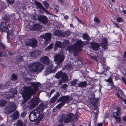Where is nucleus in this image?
<instances>
[{
	"mask_svg": "<svg viewBox=\"0 0 126 126\" xmlns=\"http://www.w3.org/2000/svg\"><path fill=\"white\" fill-rule=\"evenodd\" d=\"M31 86L24 87V90L22 94L23 98L26 101L30 99L32 94H34L37 91L38 87L40 85L39 82H32L31 83Z\"/></svg>",
	"mask_w": 126,
	"mask_h": 126,
	"instance_id": "1",
	"label": "nucleus"
},
{
	"mask_svg": "<svg viewBox=\"0 0 126 126\" xmlns=\"http://www.w3.org/2000/svg\"><path fill=\"white\" fill-rule=\"evenodd\" d=\"M84 45L83 42L80 40L76 42L72 46H68L67 49L70 52H74V54H77V52L81 50V48Z\"/></svg>",
	"mask_w": 126,
	"mask_h": 126,
	"instance_id": "2",
	"label": "nucleus"
},
{
	"mask_svg": "<svg viewBox=\"0 0 126 126\" xmlns=\"http://www.w3.org/2000/svg\"><path fill=\"white\" fill-rule=\"evenodd\" d=\"M40 115L39 111L37 109L33 110L30 112L29 116V119L31 122H34L36 120L40 121L41 119L40 118Z\"/></svg>",
	"mask_w": 126,
	"mask_h": 126,
	"instance_id": "3",
	"label": "nucleus"
},
{
	"mask_svg": "<svg viewBox=\"0 0 126 126\" xmlns=\"http://www.w3.org/2000/svg\"><path fill=\"white\" fill-rule=\"evenodd\" d=\"M44 68V66L43 64L36 62L30 63L29 66V68L30 70L34 71H40Z\"/></svg>",
	"mask_w": 126,
	"mask_h": 126,
	"instance_id": "4",
	"label": "nucleus"
},
{
	"mask_svg": "<svg viewBox=\"0 0 126 126\" xmlns=\"http://www.w3.org/2000/svg\"><path fill=\"white\" fill-rule=\"evenodd\" d=\"M72 99L71 97H70L68 96L61 97L60 98V100L62 102L58 104L56 107L59 109L64 105L65 103H68L70 101L72 100Z\"/></svg>",
	"mask_w": 126,
	"mask_h": 126,
	"instance_id": "5",
	"label": "nucleus"
},
{
	"mask_svg": "<svg viewBox=\"0 0 126 126\" xmlns=\"http://www.w3.org/2000/svg\"><path fill=\"white\" fill-rule=\"evenodd\" d=\"M16 107L14 103L11 102L9 105V106L5 109L6 113H10L14 111L16 109Z\"/></svg>",
	"mask_w": 126,
	"mask_h": 126,
	"instance_id": "6",
	"label": "nucleus"
},
{
	"mask_svg": "<svg viewBox=\"0 0 126 126\" xmlns=\"http://www.w3.org/2000/svg\"><path fill=\"white\" fill-rule=\"evenodd\" d=\"M64 55L58 54L55 55L54 57V61L57 62V64L59 63L60 65L61 64V63L64 60Z\"/></svg>",
	"mask_w": 126,
	"mask_h": 126,
	"instance_id": "7",
	"label": "nucleus"
},
{
	"mask_svg": "<svg viewBox=\"0 0 126 126\" xmlns=\"http://www.w3.org/2000/svg\"><path fill=\"white\" fill-rule=\"evenodd\" d=\"M115 110H116V111L113 112V116L117 122H119L121 120L120 117L117 116L120 115V111L121 110L120 108L117 107L115 108Z\"/></svg>",
	"mask_w": 126,
	"mask_h": 126,
	"instance_id": "8",
	"label": "nucleus"
},
{
	"mask_svg": "<svg viewBox=\"0 0 126 126\" xmlns=\"http://www.w3.org/2000/svg\"><path fill=\"white\" fill-rule=\"evenodd\" d=\"M17 91L15 88L11 89L9 92V94H6L4 95L5 97L9 99L10 98L13 97L15 94H16Z\"/></svg>",
	"mask_w": 126,
	"mask_h": 126,
	"instance_id": "9",
	"label": "nucleus"
},
{
	"mask_svg": "<svg viewBox=\"0 0 126 126\" xmlns=\"http://www.w3.org/2000/svg\"><path fill=\"white\" fill-rule=\"evenodd\" d=\"M27 46H31L33 47H35L37 45V41L34 38H32L27 41L26 43Z\"/></svg>",
	"mask_w": 126,
	"mask_h": 126,
	"instance_id": "10",
	"label": "nucleus"
},
{
	"mask_svg": "<svg viewBox=\"0 0 126 126\" xmlns=\"http://www.w3.org/2000/svg\"><path fill=\"white\" fill-rule=\"evenodd\" d=\"M10 27V24H8L6 27V23L4 22H2L1 24L0 27L1 31L7 32L8 31V29Z\"/></svg>",
	"mask_w": 126,
	"mask_h": 126,
	"instance_id": "11",
	"label": "nucleus"
},
{
	"mask_svg": "<svg viewBox=\"0 0 126 126\" xmlns=\"http://www.w3.org/2000/svg\"><path fill=\"white\" fill-rule=\"evenodd\" d=\"M53 68V65L51 64L48 66L46 70L45 73L46 75H47L50 73L52 72H53L55 70V69H54L53 70H52V69Z\"/></svg>",
	"mask_w": 126,
	"mask_h": 126,
	"instance_id": "12",
	"label": "nucleus"
},
{
	"mask_svg": "<svg viewBox=\"0 0 126 126\" xmlns=\"http://www.w3.org/2000/svg\"><path fill=\"white\" fill-rule=\"evenodd\" d=\"M74 116V115L73 114L71 113H68L63 119L64 122L67 123L70 122L71 121V118Z\"/></svg>",
	"mask_w": 126,
	"mask_h": 126,
	"instance_id": "13",
	"label": "nucleus"
},
{
	"mask_svg": "<svg viewBox=\"0 0 126 126\" xmlns=\"http://www.w3.org/2000/svg\"><path fill=\"white\" fill-rule=\"evenodd\" d=\"M40 60L44 64L48 65L49 63V61L48 57L46 56L41 57L40 58Z\"/></svg>",
	"mask_w": 126,
	"mask_h": 126,
	"instance_id": "14",
	"label": "nucleus"
},
{
	"mask_svg": "<svg viewBox=\"0 0 126 126\" xmlns=\"http://www.w3.org/2000/svg\"><path fill=\"white\" fill-rule=\"evenodd\" d=\"M38 20L43 23L46 24L47 23L48 20L47 17L44 16H42L38 17Z\"/></svg>",
	"mask_w": 126,
	"mask_h": 126,
	"instance_id": "15",
	"label": "nucleus"
},
{
	"mask_svg": "<svg viewBox=\"0 0 126 126\" xmlns=\"http://www.w3.org/2000/svg\"><path fill=\"white\" fill-rule=\"evenodd\" d=\"M39 98H33L31 101V106L32 107H35L37 105L39 102Z\"/></svg>",
	"mask_w": 126,
	"mask_h": 126,
	"instance_id": "16",
	"label": "nucleus"
},
{
	"mask_svg": "<svg viewBox=\"0 0 126 126\" xmlns=\"http://www.w3.org/2000/svg\"><path fill=\"white\" fill-rule=\"evenodd\" d=\"M100 46L104 49H106L107 48V39L104 38L103 39L101 43Z\"/></svg>",
	"mask_w": 126,
	"mask_h": 126,
	"instance_id": "17",
	"label": "nucleus"
},
{
	"mask_svg": "<svg viewBox=\"0 0 126 126\" xmlns=\"http://www.w3.org/2000/svg\"><path fill=\"white\" fill-rule=\"evenodd\" d=\"M91 46L93 50L97 51L99 49L100 45L98 43L93 42L91 43Z\"/></svg>",
	"mask_w": 126,
	"mask_h": 126,
	"instance_id": "18",
	"label": "nucleus"
},
{
	"mask_svg": "<svg viewBox=\"0 0 126 126\" xmlns=\"http://www.w3.org/2000/svg\"><path fill=\"white\" fill-rule=\"evenodd\" d=\"M40 52L39 51H35L29 53V55L31 56L35 57L38 56L40 54Z\"/></svg>",
	"mask_w": 126,
	"mask_h": 126,
	"instance_id": "19",
	"label": "nucleus"
},
{
	"mask_svg": "<svg viewBox=\"0 0 126 126\" xmlns=\"http://www.w3.org/2000/svg\"><path fill=\"white\" fill-rule=\"evenodd\" d=\"M47 107V106L44 103H42L38 107L37 109H39L40 110H43L44 109Z\"/></svg>",
	"mask_w": 126,
	"mask_h": 126,
	"instance_id": "20",
	"label": "nucleus"
},
{
	"mask_svg": "<svg viewBox=\"0 0 126 126\" xmlns=\"http://www.w3.org/2000/svg\"><path fill=\"white\" fill-rule=\"evenodd\" d=\"M63 43H61L60 41H57L56 42L54 47L55 49H57V47L61 48L63 47Z\"/></svg>",
	"mask_w": 126,
	"mask_h": 126,
	"instance_id": "21",
	"label": "nucleus"
},
{
	"mask_svg": "<svg viewBox=\"0 0 126 126\" xmlns=\"http://www.w3.org/2000/svg\"><path fill=\"white\" fill-rule=\"evenodd\" d=\"M51 35L49 33H47L44 36V38L46 42H47L49 41L51 37Z\"/></svg>",
	"mask_w": 126,
	"mask_h": 126,
	"instance_id": "22",
	"label": "nucleus"
},
{
	"mask_svg": "<svg viewBox=\"0 0 126 126\" xmlns=\"http://www.w3.org/2000/svg\"><path fill=\"white\" fill-rule=\"evenodd\" d=\"M82 38L84 40H85L87 41L90 40L91 39V38L87 33H84L83 34Z\"/></svg>",
	"mask_w": 126,
	"mask_h": 126,
	"instance_id": "23",
	"label": "nucleus"
},
{
	"mask_svg": "<svg viewBox=\"0 0 126 126\" xmlns=\"http://www.w3.org/2000/svg\"><path fill=\"white\" fill-rule=\"evenodd\" d=\"M78 86L81 88H84L87 86V83L86 81L82 82L78 84Z\"/></svg>",
	"mask_w": 126,
	"mask_h": 126,
	"instance_id": "24",
	"label": "nucleus"
},
{
	"mask_svg": "<svg viewBox=\"0 0 126 126\" xmlns=\"http://www.w3.org/2000/svg\"><path fill=\"white\" fill-rule=\"evenodd\" d=\"M63 73L61 71H59L56 73L55 76V77L59 79L61 77H62V75H63Z\"/></svg>",
	"mask_w": 126,
	"mask_h": 126,
	"instance_id": "25",
	"label": "nucleus"
},
{
	"mask_svg": "<svg viewBox=\"0 0 126 126\" xmlns=\"http://www.w3.org/2000/svg\"><path fill=\"white\" fill-rule=\"evenodd\" d=\"M35 3L37 7L41 10H42L44 7L42 5V4L40 2L36 1Z\"/></svg>",
	"mask_w": 126,
	"mask_h": 126,
	"instance_id": "26",
	"label": "nucleus"
},
{
	"mask_svg": "<svg viewBox=\"0 0 126 126\" xmlns=\"http://www.w3.org/2000/svg\"><path fill=\"white\" fill-rule=\"evenodd\" d=\"M62 80L64 82L67 81L68 80V77L67 76L65 73H63L62 75Z\"/></svg>",
	"mask_w": 126,
	"mask_h": 126,
	"instance_id": "27",
	"label": "nucleus"
},
{
	"mask_svg": "<svg viewBox=\"0 0 126 126\" xmlns=\"http://www.w3.org/2000/svg\"><path fill=\"white\" fill-rule=\"evenodd\" d=\"M62 33V32L60 31L56 30L53 32V35L54 36H58Z\"/></svg>",
	"mask_w": 126,
	"mask_h": 126,
	"instance_id": "28",
	"label": "nucleus"
},
{
	"mask_svg": "<svg viewBox=\"0 0 126 126\" xmlns=\"http://www.w3.org/2000/svg\"><path fill=\"white\" fill-rule=\"evenodd\" d=\"M34 28L36 30L39 31L41 30L42 29L41 26L39 24H37L35 25L34 26Z\"/></svg>",
	"mask_w": 126,
	"mask_h": 126,
	"instance_id": "29",
	"label": "nucleus"
},
{
	"mask_svg": "<svg viewBox=\"0 0 126 126\" xmlns=\"http://www.w3.org/2000/svg\"><path fill=\"white\" fill-rule=\"evenodd\" d=\"M12 115L13 118L14 119L17 118L19 116V113L17 111H16L14 112Z\"/></svg>",
	"mask_w": 126,
	"mask_h": 126,
	"instance_id": "30",
	"label": "nucleus"
},
{
	"mask_svg": "<svg viewBox=\"0 0 126 126\" xmlns=\"http://www.w3.org/2000/svg\"><path fill=\"white\" fill-rule=\"evenodd\" d=\"M7 102L3 100H0V107H3L6 104Z\"/></svg>",
	"mask_w": 126,
	"mask_h": 126,
	"instance_id": "31",
	"label": "nucleus"
},
{
	"mask_svg": "<svg viewBox=\"0 0 126 126\" xmlns=\"http://www.w3.org/2000/svg\"><path fill=\"white\" fill-rule=\"evenodd\" d=\"M78 80L75 79L70 82L71 85L73 86L76 84L78 83Z\"/></svg>",
	"mask_w": 126,
	"mask_h": 126,
	"instance_id": "32",
	"label": "nucleus"
},
{
	"mask_svg": "<svg viewBox=\"0 0 126 126\" xmlns=\"http://www.w3.org/2000/svg\"><path fill=\"white\" fill-rule=\"evenodd\" d=\"M53 46V45L52 44H50L48 46L46 49H45L47 51H48L50 49H51Z\"/></svg>",
	"mask_w": 126,
	"mask_h": 126,
	"instance_id": "33",
	"label": "nucleus"
},
{
	"mask_svg": "<svg viewBox=\"0 0 126 126\" xmlns=\"http://www.w3.org/2000/svg\"><path fill=\"white\" fill-rule=\"evenodd\" d=\"M105 80L107 82H108L110 83H111V86L113 85L112 83V80L111 78H109L107 79H105Z\"/></svg>",
	"mask_w": 126,
	"mask_h": 126,
	"instance_id": "34",
	"label": "nucleus"
},
{
	"mask_svg": "<svg viewBox=\"0 0 126 126\" xmlns=\"http://www.w3.org/2000/svg\"><path fill=\"white\" fill-rule=\"evenodd\" d=\"M3 19L6 22L8 23L10 21V19L9 16H6Z\"/></svg>",
	"mask_w": 126,
	"mask_h": 126,
	"instance_id": "35",
	"label": "nucleus"
},
{
	"mask_svg": "<svg viewBox=\"0 0 126 126\" xmlns=\"http://www.w3.org/2000/svg\"><path fill=\"white\" fill-rule=\"evenodd\" d=\"M43 3L45 7L47 8H48L49 6V5L47 1H44L43 2Z\"/></svg>",
	"mask_w": 126,
	"mask_h": 126,
	"instance_id": "36",
	"label": "nucleus"
},
{
	"mask_svg": "<svg viewBox=\"0 0 126 126\" xmlns=\"http://www.w3.org/2000/svg\"><path fill=\"white\" fill-rule=\"evenodd\" d=\"M57 98L56 97H54L52 98L50 100L51 103H53L55 102L57 99Z\"/></svg>",
	"mask_w": 126,
	"mask_h": 126,
	"instance_id": "37",
	"label": "nucleus"
},
{
	"mask_svg": "<svg viewBox=\"0 0 126 126\" xmlns=\"http://www.w3.org/2000/svg\"><path fill=\"white\" fill-rule=\"evenodd\" d=\"M6 32L7 33V37H8L9 36L10 37V35H11V36H12L13 32L12 31H10L9 32L8 30V31Z\"/></svg>",
	"mask_w": 126,
	"mask_h": 126,
	"instance_id": "38",
	"label": "nucleus"
},
{
	"mask_svg": "<svg viewBox=\"0 0 126 126\" xmlns=\"http://www.w3.org/2000/svg\"><path fill=\"white\" fill-rule=\"evenodd\" d=\"M123 19L120 17H118L116 19V21L118 22H123Z\"/></svg>",
	"mask_w": 126,
	"mask_h": 126,
	"instance_id": "39",
	"label": "nucleus"
},
{
	"mask_svg": "<svg viewBox=\"0 0 126 126\" xmlns=\"http://www.w3.org/2000/svg\"><path fill=\"white\" fill-rule=\"evenodd\" d=\"M7 54L6 53L4 52H0V57H6Z\"/></svg>",
	"mask_w": 126,
	"mask_h": 126,
	"instance_id": "40",
	"label": "nucleus"
},
{
	"mask_svg": "<svg viewBox=\"0 0 126 126\" xmlns=\"http://www.w3.org/2000/svg\"><path fill=\"white\" fill-rule=\"evenodd\" d=\"M53 7L55 9L57 12L58 11L59 9V7L58 5H54Z\"/></svg>",
	"mask_w": 126,
	"mask_h": 126,
	"instance_id": "41",
	"label": "nucleus"
},
{
	"mask_svg": "<svg viewBox=\"0 0 126 126\" xmlns=\"http://www.w3.org/2000/svg\"><path fill=\"white\" fill-rule=\"evenodd\" d=\"M17 79L16 76L15 74H13L12 75V79L13 80H15Z\"/></svg>",
	"mask_w": 126,
	"mask_h": 126,
	"instance_id": "42",
	"label": "nucleus"
},
{
	"mask_svg": "<svg viewBox=\"0 0 126 126\" xmlns=\"http://www.w3.org/2000/svg\"><path fill=\"white\" fill-rule=\"evenodd\" d=\"M98 99H97L95 101L94 103V105L95 106H98Z\"/></svg>",
	"mask_w": 126,
	"mask_h": 126,
	"instance_id": "43",
	"label": "nucleus"
},
{
	"mask_svg": "<svg viewBox=\"0 0 126 126\" xmlns=\"http://www.w3.org/2000/svg\"><path fill=\"white\" fill-rule=\"evenodd\" d=\"M90 57L91 58L94 60L95 61H97V60L96 57L95 56H90Z\"/></svg>",
	"mask_w": 126,
	"mask_h": 126,
	"instance_id": "44",
	"label": "nucleus"
},
{
	"mask_svg": "<svg viewBox=\"0 0 126 126\" xmlns=\"http://www.w3.org/2000/svg\"><path fill=\"white\" fill-rule=\"evenodd\" d=\"M94 21L95 22H96L97 23H99L100 22L99 19L98 18L96 17H95L94 18Z\"/></svg>",
	"mask_w": 126,
	"mask_h": 126,
	"instance_id": "45",
	"label": "nucleus"
},
{
	"mask_svg": "<svg viewBox=\"0 0 126 126\" xmlns=\"http://www.w3.org/2000/svg\"><path fill=\"white\" fill-rule=\"evenodd\" d=\"M5 48V45L2 43H0V48Z\"/></svg>",
	"mask_w": 126,
	"mask_h": 126,
	"instance_id": "46",
	"label": "nucleus"
},
{
	"mask_svg": "<svg viewBox=\"0 0 126 126\" xmlns=\"http://www.w3.org/2000/svg\"><path fill=\"white\" fill-rule=\"evenodd\" d=\"M58 2L60 3L61 4L63 5H64V1L63 0H58Z\"/></svg>",
	"mask_w": 126,
	"mask_h": 126,
	"instance_id": "47",
	"label": "nucleus"
},
{
	"mask_svg": "<svg viewBox=\"0 0 126 126\" xmlns=\"http://www.w3.org/2000/svg\"><path fill=\"white\" fill-rule=\"evenodd\" d=\"M16 126H23V124L20 121H19Z\"/></svg>",
	"mask_w": 126,
	"mask_h": 126,
	"instance_id": "48",
	"label": "nucleus"
},
{
	"mask_svg": "<svg viewBox=\"0 0 126 126\" xmlns=\"http://www.w3.org/2000/svg\"><path fill=\"white\" fill-rule=\"evenodd\" d=\"M9 4H12L13 3L14 0H7Z\"/></svg>",
	"mask_w": 126,
	"mask_h": 126,
	"instance_id": "49",
	"label": "nucleus"
},
{
	"mask_svg": "<svg viewBox=\"0 0 126 126\" xmlns=\"http://www.w3.org/2000/svg\"><path fill=\"white\" fill-rule=\"evenodd\" d=\"M122 79L124 82L125 84H126V78L122 77Z\"/></svg>",
	"mask_w": 126,
	"mask_h": 126,
	"instance_id": "50",
	"label": "nucleus"
},
{
	"mask_svg": "<svg viewBox=\"0 0 126 126\" xmlns=\"http://www.w3.org/2000/svg\"><path fill=\"white\" fill-rule=\"evenodd\" d=\"M42 10L44 12H45L47 14H50L49 13V12L44 7L43 9Z\"/></svg>",
	"mask_w": 126,
	"mask_h": 126,
	"instance_id": "51",
	"label": "nucleus"
},
{
	"mask_svg": "<svg viewBox=\"0 0 126 126\" xmlns=\"http://www.w3.org/2000/svg\"><path fill=\"white\" fill-rule=\"evenodd\" d=\"M67 86V85L66 84H64L62 85L61 88L62 89H64L66 88Z\"/></svg>",
	"mask_w": 126,
	"mask_h": 126,
	"instance_id": "52",
	"label": "nucleus"
},
{
	"mask_svg": "<svg viewBox=\"0 0 126 126\" xmlns=\"http://www.w3.org/2000/svg\"><path fill=\"white\" fill-rule=\"evenodd\" d=\"M78 112H76L75 114V118L77 119H78Z\"/></svg>",
	"mask_w": 126,
	"mask_h": 126,
	"instance_id": "53",
	"label": "nucleus"
},
{
	"mask_svg": "<svg viewBox=\"0 0 126 126\" xmlns=\"http://www.w3.org/2000/svg\"><path fill=\"white\" fill-rule=\"evenodd\" d=\"M105 60L104 59H103V61H102V60H101L100 61V62L101 64L103 65H104L105 62Z\"/></svg>",
	"mask_w": 126,
	"mask_h": 126,
	"instance_id": "54",
	"label": "nucleus"
},
{
	"mask_svg": "<svg viewBox=\"0 0 126 126\" xmlns=\"http://www.w3.org/2000/svg\"><path fill=\"white\" fill-rule=\"evenodd\" d=\"M114 24L116 25V26L118 28H120V26L118 25V24L116 23H114Z\"/></svg>",
	"mask_w": 126,
	"mask_h": 126,
	"instance_id": "55",
	"label": "nucleus"
},
{
	"mask_svg": "<svg viewBox=\"0 0 126 126\" xmlns=\"http://www.w3.org/2000/svg\"><path fill=\"white\" fill-rule=\"evenodd\" d=\"M23 58V57L22 56H20V58L18 59V60H19L20 61H21L22 60V59Z\"/></svg>",
	"mask_w": 126,
	"mask_h": 126,
	"instance_id": "56",
	"label": "nucleus"
},
{
	"mask_svg": "<svg viewBox=\"0 0 126 126\" xmlns=\"http://www.w3.org/2000/svg\"><path fill=\"white\" fill-rule=\"evenodd\" d=\"M64 18L66 19H67L68 18V17L67 15H65L64 16Z\"/></svg>",
	"mask_w": 126,
	"mask_h": 126,
	"instance_id": "57",
	"label": "nucleus"
},
{
	"mask_svg": "<svg viewBox=\"0 0 126 126\" xmlns=\"http://www.w3.org/2000/svg\"><path fill=\"white\" fill-rule=\"evenodd\" d=\"M77 19L78 20V21L79 22H80V23H81L82 24V22L80 20V19L78 18H77Z\"/></svg>",
	"mask_w": 126,
	"mask_h": 126,
	"instance_id": "58",
	"label": "nucleus"
},
{
	"mask_svg": "<svg viewBox=\"0 0 126 126\" xmlns=\"http://www.w3.org/2000/svg\"><path fill=\"white\" fill-rule=\"evenodd\" d=\"M102 123H100L99 124H98L97 126H102Z\"/></svg>",
	"mask_w": 126,
	"mask_h": 126,
	"instance_id": "59",
	"label": "nucleus"
},
{
	"mask_svg": "<svg viewBox=\"0 0 126 126\" xmlns=\"http://www.w3.org/2000/svg\"><path fill=\"white\" fill-rule=\"evenodd\" d=\"M123 119L124 121L126 122V116L124 117Z\"/></svg>",
	"mask_w": 126,
	"mask_h": 126,
	"instance_id": "60",
	"label": "nucleus"
},
{
	"mask_svg": "<svg viewBox=\"0 0 126 126\" xmlns=\"http://www.w3.org/2000/svg\"><path fill=\"white\" fill-rule=\"evenodd\" d=\"M122 13L124 14H126V11L124 10H122Z\"/></svg>",
	"mask_w": 126,
	"mask_h": 126,
	"instance_id": "61",
	"label": "nucleus"
},
{
	"mask_svg": "<svg viewBox=\"0 0 126 126\" xmlns=\"http://www.w3.org/2000/svg\"><path fill=\"white\" fill-rule=\"evenodd\" d=\"M8 54L9 55H12L13 54V53H11V52H9L8 53Z\"/></svg>",
	"mask_w": 126,
	"mask_h": 126,
	"instance_id": "62",
	"label": "nucleus"
},
{
	"mask_svg": "<svg viewBox=\"0 0 126 126\" xmlns=\"http://www.w3.org/2000/svg\"><path fill=\"white\" fill-rule=\"evenodd\" d=\"M124 56L126 57V52H125L124 53Z\"/></svg>",
	"mask_w": 126,
	"mask_h": 126,
	"instance_id": "63",
	"label": "nucleus"
},
{
	"mask_svg": "<svg viewBox=\"0 0 126 126\" xmlns=\"http://www.w3.org/2000/svg\"><path fill=\"white\" fill-rule=\"evenodd\" d=\"M123 108L124 109H126V106H124Z\"/></svg>",
	"mask_w": 126,
	"mask_h": 126,
	"instance_id": "64",
	"label": "nucleus"
}]
</instances>
